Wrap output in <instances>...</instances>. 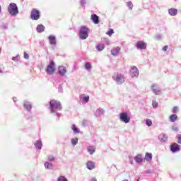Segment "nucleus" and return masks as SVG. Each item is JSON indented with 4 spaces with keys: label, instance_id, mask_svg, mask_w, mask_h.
Segmentation results:
<instances>
[{
    "label": "nucleus",
    "instance_id": "23",
    "mask_svg": "<svg viewBox=\"0 0 181 181\" xmlns=\"http://www.w3.org/2000/svg\"><path fill=\"white\" fill-rule=\"evenodd\" d=\"M88 152H89V153L90 155H93V153H94V152H95V148L93 146H90L88 147Z\"/></svg>",
    "mask_w": 181,
    "mask_h": 181
},
{
    "label": "nucleus",
    "instance_id": "19",
    "mask_svg": "<svg viewBox=\"0 0 181 181\" xmlns=\"http://www.w3.org/2000/svg\"><path fill=\"white\" fill-rule=\"evenodd\" d=\"M37 32H38V33H42V32H45V26L42 24L38 25L37 26Z\"/></svg>",
    "mask_w": 181,
    "mask_h": 181
},
{
    "label": "nucleus",
    "instance_id": "4",
    "mask_svg": "<svg viewBox=\"0 0 181 181\" xmlns=\"http://www.w3.org/2000/svg\"><path fill=\"white\" fill-rule=\"evenodd\" d=\"M54 62L51 61L49 64L47 65L46 71L47 74H54L56 73V67H55Z\"/></svg>",
    "mask_w": 181,
    "mask_h": 181
},
{
    "label": "nucleus",
    "instance_id": "8",
    "mask_svg": "<svg viewBox=\"0 0 181 181\" xmlns=\"http://www.w3.org/2000/svg\"><path fill=\"white\" fill-rule=\"evenodd\" d=\"M170 151L173 153L179 152L180 151V146L176 143H173L170 146Z\"/></svg>",
    "mask_w": 181,
    "mask_h": 181
},
{
    "label": "nucleus",
    "instance_id": "44",
    "mask_svg": "<svg viewBox=\"0 0 181 181\" xmlns=\"http://www.w3.org/2000/svg\"><path fill=\"white\" fill-rule=\"evenodd\" d=\"M13 60H15V57H14V58H13Z\"/></svg>",
    "mask_w": 181,
    "mask_h": 181
},
{
    "label": "nucleus",
    "instance_id": "11",
    "mask_svg": "<svg viewBox=\"0 0 181 181\" xmlns=\"http://www.w3.org/2000/svg\"><path fill=\"white\" fill-rule=\"evenodd\" d=\"M132 74L133 77H138V76H139V71H138V68H136V66H133L132 67Z\"/></svg>",
    "mask_w": 181,
    "mask_h": 181
},
{
    "label": "nucleus",
    "instance_id": "10",
    "mask_svg": "<svg viewBox=\"0 0 181 181\" xmlns=\"http://www.w3.org/2000/svg\"><path fill=\"white\" fill-rule=\"evenodd\" d=\"M58 71L61 76H64V74L67 73V69H66V67H64V66H59L58 67Z\"/></svg>",
    "mask_w": 181,
    "mask_h": 181
},
{
    "label": "nucleus",
    "instance_id": "9",
    "mask_svg": "<svg viewBox=\"0 0 181 181\" xmlns=\"http://www.w3.org/2000/svg\"><path fill=\"white\" fill-rule=\"evenodd\" d=\"M136 47L137 49H140V50H144V49H146V43L144 41H138Z\"/></svg>",
    "mask_w": 181,
    "mask_h": 181
},
{
    "label": "nucleus",
    "instance_id": "29",
    "mask_svg": "<svg viewBox=\"0 0 181 181\" xmlns=\"http://www.w3.org/2000/svg\"><path fill=\"white\" fill-rule=\"evenodd\" d=\"M112 34H114V30L110 28L109 30L106 33V35H108V36H112Z\"/></svg>",
    "mask_w": 181,
    "mask_h": 181
},
{
    "label": "nucleus",
    "instance_id": "25",
    "mask_svg": "<svg viewBox=\"0 0 181 181\" xmlns=\"http://www.w3.org/2000/svg\"><path fill=\"white\" fill-rule=\"evenodd\" d=\"M169 118L171 122H175V121H177V116L176 115H171Z\"/></svg>",
    "mask_w": 181,
    "mask_h": 181
},
{
    "label": "nucleus",
    "instance_id": "31",
    "mask_svg": "<svg viewBox=\"0 0 181 181\" xmlns=\"http://www.w3.org/2000/svg\"><path fill=\"white\" fill-rule=\"evenodd\" d=\"M146 124L148 127H151L152 126V120H151L149 119H146Z\"/></svg>",
    "mask_w": 181,
    "mask_h": 181
},
{
    "label": "nucleus",
    "instance_id": "32",
    "mask_svg": "<svg viewBox=\"0 0 181 181\" xmlns=\"http://www.w3.org/2000/svg\"><path fill=\"white\" fill-rule=\"evenodd\" d=\"M77 142H78V139L74 138L71 139L72 145H77Z\"/></svg>",
    "mask_w": 181,
    "mask_h": 181
},
{
    "label": "nucleus",
    "instance_id": "40",
    "mask_svg": "<svg viewBox=\"0 0 181 181\" xmlns=\"http://www.w3.org/2000/svg\"><path fill=\"white\" fill-rule=\"evenodd\" d=\"M24 59H29V54L26 52H24Z\"/></svg>",
    "mask_w": 181,
    "mask_h": 181
},
{
    "label": "nucleus",
    "instance_id": "35",
    "mask_svg": "<svg viewBox=\"0 0 181 181\" xmlns=\"http://www.w3.org/2000/svg\"><path fill=\"white\" fill-rule=\"evenodd\" d=\"M177 142H178L179 144H180V145H181V134H178V135L177 136Z\"/></svg>",
    "mask_w": 181,
    "mask_h": 181
},
{
    "label": "nucleus",
    "instance_id": "3",
    "mask_svg": "<svg viewBox=\"0 0 181 181\" xmlns=\"http://www.w3.org/2000/svg\"><path fill=\"white\" fill-rule=\"evenodd\" d=\"M8 12L10 15L15 16V15H18L19 13V11L18 10V6L15 3H11L8 7Z\"/></svg>",
    "mask_w": 181,
    "mask_h": 181
},
{
    "label": "nucleus",
    "instance_id": "20",
    "mask_svg": "<svg viewBox=\"0 0 181 181\" xmlns=\"http://www.w3.org/2000/svg\"><path fill=\"white\" fill-rule=\"evenodd\" d=\"M24 108L27 111H30L32 110V105L29 103V102H25L24 103Z\"/></svg>",
    "mask_w": 181,
    "mask_h": 181
},
{
    "label": "nucleus",
    "instance_id": "41",
    "mask_svg": "<svg viewBox=\"0 0 181 181\" xmlns=\"http://www.w3.org/2000/svg\"><path fill=\"white\" fill-rule=\"evenodd\" d=\"M163 136H165L163 134H160V136H159V139L160 140V141H163V138H162Z\"/></svg>",
    "mask_w": 181,
    "mask_h": 181
},
{
    "label": "nucleus",
    "instance_id": "30",
    "mask_svg": "<svg viewBox=\"0 0 181 181\" xmlns=\"http://www.w3.org/2000/svg\"><path fill=\"white\" fill-rule=\"evenodd\" d=\"M85 68L86 69V70H90V69H91V63L87 62L85 64Z\"/></svg>",
    "mask_w": 181,
    "mask_h": 181
},
{
    "label": "nucleus",
    "instance_id": "14",
    "mask_svg": "<svg viewBox=\"0 0 181 181\" xmlns=\"http://www.w3.org/2000/svg\"><path fill=\"white\" fill-rule=\"evenodd\" d=\"M134 160L137 163H141V162H143L144 159L142 158V155L138 154L136 157H134Z\"/></svg>",
    "mask_w": 181,
    "mask_h": 181
},
{
    "label": "nucleus",
    "instance_id": "1",
    "mask_svg": "<svg viewBox=\"0 0 181 181\" xmlns=\"http://www.w3.org/2000/svg\"><path fill=\"white\" fill-rule=\"evenodd\" d=\"M79 37L82 40H84L88 37V28H87V26L83 25L82 27H81L79 31Z\"/></svg>",
    "mask_w": 181,
    "mask_h": 181
},
{
    "label": "nucleus",
    "instance_id": "27",
    "mask_svg": "<svg viewBox=\"0 0 181 181\" xmlns=\"http://www.w3.org/2000/svg\"><path fill=\"white\" fill-rule=\"evenodd\" d=\"M71 129L74 131V134H79L80 133V131L77 129V127H76V124L72 125Z\"/></svg>",
    "mask_w": 181,
    "mask_h": 181
},
{
    "label": "nucleus",
    "instance_id": "43",
    "mask_svg": "<svg viewBox=\"0 0 181 181\" xmlns=\"http://www.w3.org/2000/svg\"><path fill=\"white\" fill-rule=\"evenodd\" d=\"M90 181H97V179L95 177H93L90 180Z\"/></svg>",
    "mask_w": 181,
    "mask_h": 181
},
{
    "label": "nucleus",
    "instance_id": "7",
    "mask_svg": "<svg viewBox=\"0 0 181 181\" xmlns=\"http://www.w3.org/2000/svg\"><path fill=\"white\" fill-rule=\"evenodd\" d=\"M119 118L122 122H124V124H128V122L131 121V117L128 116V113H127V112L120 113Z\"/></svg>",
    "mask_w": 181,
    "mask_h": 181
},
{
    "label": "nucleus",
    "instance_id": "13",
    "mask_svg": "<svg viewBox=\"0 0 181 181\" xmlns=\"http://www.w3.org/2000/svg\"><path fill=\"white\" fill-rule=\"evenodd\" d=\"M86 166L89 170H92V169H94L95 168V164L93 161H88L86 163Z\"/></svg>",
    "mask_w": 181,
    "mask_h": 181
},
{
    "label": "nucleus",
    "instance_id": "17",
    "mask_svg": "<svg viewBox=\"0 0 181 181\" xmlns=\"http://www.w3.org/2000/svg\"><path fill=\"white\" fill-rule=\"evenodd\" d=\"M168 13L171 15V16H175L177 15V9L176 8H170L168 9Z\"/></svg>",
    "mask_w": 181,
    "mask_h": 181
},
{
    "label": "nucleus",
    "instance_id": "24",
    "mask_svg": "<svg viewBox=\"0 0 181 181\" xmlns=\"http://www.w3.org/2000/svg\"><path fill=\"white\" fill-rule=\"evenodd\" d=\"M105 48V46L104 45V44H98V45H96V49L97 50H98V52H101V50H104Z\"/></svg>",
    "mask_w": 181,
    "mask_h": 181
},
{
    "label": "nucleus",
    "instance_id": "26",
    "mask_svg": "<svg viewBox=\"0 0 181 181\" xmlns=\"http://www.w3.org/2000/svg\"><path fill=\"white\" fill-rule=\"evenodd\" d=\"M35 148H37V149H42V141H37L35 142Z\"/></svg>",
    "mask_w": 181,
    "mask_h": 181
},
{
    "label": "nucleus",
    "instance_id": "6",
    "mask_svg": "<svg viewBox=\"0 0 181 181\" xmlns=\"http://www.w3.org/2000/svg\"><path fill=\"white\" fill-rule=\"evenodd\" d=\"M30 18L33 21H38L40 18V11L36 8H33L30 13Z\"/></svg>",
    "mask_w": 181,
    "mask_h": 181
},
{
    "label": "nucleus",
    "instance_id": "42",
    "mask_svg": "<svg viewBox=\"0 0 181 181\" xmlns=\"http://www.w3.org/2000/svg\"><path fill=\"white\" fill-rule=\"evenodd\" d=\"M146 173H152V170H148L146 171Z\"/></svg>",
    "mask_w": 181,
    "mask_h": 181
},
{
    "label": "nucleus",
    "instance_id": "36",
    "mask_svg": "<svg viewBox=\"0 0 181 181\" xmlns=\"http://www.w3.org/2000/svg\"><path fill=\"white\" fill-rule=\"evenodd\" d=\"M152 105L153 108H156L158 107V103H156V101H154L152 103Z\"/></svg>",
    "mask_w": 181,
    "mask_h": 181
},
{
    "label": "nucleus",
    "instance_id": "22",
    "mask_svg": "<svg viewBox=\"0 0 181 181\" xmlns=\"http://www.w3.org/2000/svg\"><path fill=\"white\" fill-rule=\"evenodd\" d=\"M81 98L82 100V101H83L84 103H88V101H90V96L88 95H81Z\"/></svg>",
    "mask_w": 181,
    "mask_h": 181
},
{
    "label": "nucleus",
    "instance_id": "15",
    "mask_svg": "<svg viewBox=\"0 0 181 181\" xmlns=\"http://www.w3.org/2000/svg\"><path fill=\"white\" fill-rule=\"evenodd\" d=\"M119 50H121V48H119L118 47L116 48H114L111 51V54H112V56H117V54H119Z\"/></svg>",
    "mask_w": 181,
    "mask_h": 181
},
{
    "label": "nucleus",
    "instance_id": "12",
    "mask_svg": "<svg viewBox=\"0 0 181 181\" xmlns=\"http://www.w3.org/2000/svg\"><path fill=\"white\" fill-rule=\"evenodd\" d=\"M90 18L93 22L95 23V25H98V23H100V19L98 16L95 14H92Z\"/></svg>",
    "mask_w": 181,
    "mask_h": 181
},
{
    "label": "nucleus",
    "instance_id": "39",
    "mask_svg": "<svg viewBox=\"0 0 181 181\" xmlns=\"http://www.w3.org/2000/svg\"><path fill=\"white\" fill-rule=\"evenodd\" d=\"M168 49H169V46L165 45L163 47V52H166V50H168Z\"/></svg>",
    "mask_w": 181,
    "mask_h": 181
},
{
    "label": "nucleus",
    "instance_id": "37",
    "mask_svg": "<svg viewBox=\"0 0 181 181\" xmlns=\"http://www.w3.org/2000/svg\"><path fill=\"white\" fill-rule=\"evenodd\" d=\"M44 165L46 169H49V166L50 165V163H49V162H45Z\"/></svg>",
    "mask_w": 181,
    "mask_h": 181
},
{
    "label": "nucleus",
    "instance_id": "2",
    "mask_svg": "<svg viewBox=\"0 0 181 181\" xmlns=\"http://www.w3.org/2000/svg\"><path fill=\"white\" fill-rule=\"evenodd\" d=\"M49 107L51 112H55V110H62V105L60 102L52 100L49 102Z\"/></svg>",
    "mask_w": 181,
    "mask_h": 181
},
{
    "label": "nucleus",
    "instance_id": "28",
    "mask_svg": "<svg viewBox=\"0 0 181 181\" xmlns=\"http://www.w3.org/2000/svg\"><path fill=\"white\" fill-rule=\"evenodd\" d=\"M57 181H69L66 180V177L61 175L58 177Z\"/></svg>",
    "mask_w": 181,
    "mask_h": 181
},
{
    "label": "nucleus",
    "instance_id": "34",
    "mask_svg": "<svg viewBox=\"0 0 181 181\" xmlns=\"http://www.w3.org/2000/svg\"><path fill=\"white\" fill-rule=\"evenodd\" d=\"M177 111H179V107L175 106L173 108V114H176V112H177Z\"/></svg>",
    "mask_w": 181,
    "mask_h": 181
},
{
    "label": "nucleus",
    "instance_id": "38",
    "mask_svg": "<svg viewBox=\"0 0 181 181\" xmlns=\"http://www.w3.org/2000/svg\"><path fill=\"white\" fill-rule=\"evenodd\" d=\"M54 156H48V160H54Z\"/></svg>",
    "mask_w": 181,
    "mask_h": 181
},
{
    "label": "nucleus",
    "instance_id": "5",
    "mask_svg": "<svg viewBox=\"0 0 181 181\" xmlns=\"http://www.w3.org/2000/svg\"><path fill=\"white\" fill-rule=\"evenodd\" d=\"M112 78L116 81L117 84H122L125 81V78L123 75L118 73H115L112 76Z\"/></svg>",
    "mask_w": 181,
    "mask_h": 181
},
{
    "label": "nucleus",
    "instance_id": "16",
    "mask_svg": "<svg viewBox=\"0 0 181 181\" xmlns=\"http://www.w3.org/2000/svg\"><path fill=\"white\" fill-rule=\"evenodd\" d=\"M151 88L153 90V93H154V94H156V95H159V93H160V89H159V88H158V86H152Z\"/></svg>",
    "mask_w": 181,
    "mask_h": 181
},
{
    "label": "nucleus",
    "instance_id": "33",
    "mask_svg": "<svg viewBox=\"0 0 181 181\" xmlns=\"http://www.w3.org/2000/svg\"><path fill=\"white\" fill-rule=\"evenodd\" d=\"M127 5L129 9L132 10V8H134V4H132V2H131V1L127 2Z\"/></svg>",
    "mask_w": 181,
    "mask_h": 181
},
{
    "label": "nucleus",
    "instance_id": "45",
    "mask_svg": "<svg viewBox=\"0 0 181 181\" xmlns=\"http://www.w3.org/2000/svg\"><path fill=\"white\" fill-rule=\"evenodd\" d=\"M136 181H139V179H138Z\"/></svg>",
    "mask_w": 181,
    "mask_h": 181
},
{
    "label": "nucleus",
    "instance_id": "21",
    "mask_svg": "<svg viewBox=\"0 0 181 181\" xmlns=\"http://www.w3.org/2000/svg\"><path fill=\"white\" fill-rule=\"evenodd\" d=\"M145 159L147 162H151V160H152V153H146Z\"/></svg>",
    "mask_w": 181,
    "mask_h": 181
},
{
    "label": "nucleus",
    "instance_id": "18",
    "mask_svg": "<svg viewBox=\"0 0 181 181\" xmlns=\"http://www.w3.org/2000/svg\"><path fill=\"white\" fill-rule=\"evenodd\" d=\"M50 45H56V37L49 35L48 37Z\"/></svg>",
    "mask_w": 181,
    "mask_h": 181
}]
</instances>
